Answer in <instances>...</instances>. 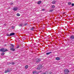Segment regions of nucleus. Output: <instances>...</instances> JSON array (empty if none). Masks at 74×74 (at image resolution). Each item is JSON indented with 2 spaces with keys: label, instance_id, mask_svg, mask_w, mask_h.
<instances>
[{
  "label": "nucleus",
  "instance_id": "f257e3e1",
  "mask_svg": "<svg viewBox=\"0 0 74 74\" xmlns=\"http://www.w3.org/2000/svg\"><path fill=\"white\" fill-rule=\"evenodd\" d=\"M42 67V65L40 64L38 66V67L36 68V69L37 70H40Z\"/></svg>",
  "mask_w": 74,
  "mask_h": 74
},
{
  "label": "nucleus",
  "instance_id": "f03ea898",
  "mask_svg": "<svg viewBox=\"0 0 74 74\" xmlns=\"http://www.w3.org/2000/svg\"><path fill=\"white\" fill-rule=\"evenodd\" d=\"M64 73L65 74H68L69 73V71L68 69H66L64 70Z\"/></svg>",
  "mask_w": 74,
  "mask_h": 74
},
{
  "label": "nucleus",
  "instance_id": "7ed1b4c3",
  "mask_svg": "<svg viewBox=\"0 0 74 74\" xmlns=\"http://www.w3.org/2000/svg\"><path fill=\"white\" fill-rule=\"evenodd\" d=\"M8 50L6 49H4V48H2L1 49H0V51L1 52H6V51H7Z\"/></svg>",
  "mask_w": 74,
  "mask_h": 74
},
{
  "label": "nucleus",
  "instance_id": "20e7f679",
  "mask_svg": "<svg viewBox=\"0 0 74 74\" xmlns=\"http://www.w3.org/2000/svg\"><path fill=\"white\" fill-rule=\"evenodd\" d=\"M36 62H39L41 61V59H36Z\"/></svg>",
  "mask_w": 74,
  "mask_h": 74
},
{
  "label": "nucleus",
  "instance_id": "39448f33",
  "mask_svg": "<svg viewBox=\"0 0 74 74\" xmlns=\"http://www.w3.org/2000/svg\"><path fill=\"white\" fill-rule=\"evenodd\" d=\"M15 35V33H12L10 34V36H13Z\"/></svg>",
  "mask_w": 74,
  "mask_h": 74
},
{
  "label": "nucleus",
  "instance_id": "423d86ee",
  "mask_svg": "<svg viewBox=\"0 0 74 74\" xmlns=\"http://www.w3.org/2000/svg\"><path fill=\"white\" fill-rule=\"evenodd\" d=\"M18 10V8H14L13 9V10H14L15 11H16Z\"/></svg>",
  "mask_w": 74,
  "mask_h": 74
},
{
  "label": "nucleus",
  "instance_id": "0eeeda50",
  "mask_svg": "<svg viewBox=\"0 0 74 74\" xmlns=\"http://www.w3.org/2000/svg\"><path fill=\"white\" fill-rule=\"evenodd\" d=\"M56 60H60V58H59V57H56Z\"/></svg>",
  "mask_w": 74,
  "mask_h": 74
},
{
  "label": "nucleus",
  "instance_id": "6e6552de",
  "mask_svg": "<svg viewBox=\"0 0 74 74\" xmlns=\"http://www.w3.org/2000/svg\"><path fill=\"white\" fill-rule=\"evenodd\" d=\"M10 50H11V51H15V49L13 48H10Z\"/></svg>",
  "mask_w": 74,
  "mask_h": 74
},
{
  "label": "nucleus",
  "instance_id": "1a4fd4ad",
  "mask_svg": "<svg viewBox=\"0 0 74 74\" xmlns=\"http://www.w3.org/2000/svg\"><path fill=\"white\" fill-rule=\"evenodd\" d=\"M70 38H71V39H74V36H71Z\"/></svg>",
  "mask_w": 74,
  "mask_h": 74
},
{
  "label": "nucleus",
  "instance_id": "9d476101",
  "mask_svg": "<svg viewBox=\"0 0 74 74\" xmlns=\"http://www.w3.org/2000/svg\"><path fill=\"white\" fill-rule=\"evenodd\" d=\"M10 70H7V71H5V73H8V72H10Z\"/></svg>",
  "mask_w": 74,
  "mask_h": 74
},
{
  "label": "nucleus",
  "instance_id": "9b49d317",
  "mask_svg": "<svg viewBox=\"0 0 74 74\" xmlns=\"http://www.w3.org/2000/svg\"><path fill=\"white\" fill-rule=\"evenodd\" d=\"M36 73H37V71H33L32 72V73H33V74H36Z\"/></svg>",
  "mask_w": 74,
  "mask_h": 74
},
{
  "label": "nucleus",
  "instance_id": "f8f14e48",
  "mask_svg": "<svg viewBox=\"0 0 74 74\" xmlns=\"http://www.w3.org/2000/svg\"><path fill=\"white\" fill-rule=\"evenodd\" d=\"M51 53H52V52H49V53H46V55H49V54Z\"/></svg>",
  "mask_w": 74,
  "mask_h": 74
},
{
  "label": "nucleus",
  "instance_id": "ddd939ff",
  "mask_svg": "<svg viewBox=\"0 0 74 74\" xmlns=\"http://www.w3.org/2000/svg\"><path fill=\"white\" fill-rule=\"evenodd\" d=\"M28 67H29V66L28 65H26L25 67V69H27V68H28Z\"/></svg>",
  "mask_w": 74,
  "mask_h": 74
},
{
  "label": "nucleus",
  "instance_id": "4468645a",
  "mask_svg": "<svg viewBox=\"0 0 74 74\" xmlns=\"http://www.w3.org/2000/svg\"><path fill=\"white\" fill-rule=\"evenodd\" d=\"M68 4L70 5H71V2H68Z\"/></svg>",
  "mask_w": 74,
  "mask_h": 74
},
{
  "label": "nucleus",
  "instance_id": "2eb2a0df",
  "mask_svg": "<svg viewBox=\"0 0 74 74\" xmlns=\"http://www.w3.org/2000/svg\"><path fill=\"white\" fill-rule=\"evenodd\" d=\"M4 54H5V53H4V52H3L1 54V55L2 56H4Z\"/></svg>",
  "mask_w": 74,
  "mask_h": 74
},
{
  "label": "nucleus",
  "instance_id": "dca6fc26",
  "mask_svg": "<svg viewBox=\"0 0 74 74\" xmlns=\"http://www.w3.org/2000/svg\"><path fill=\"white\" fill-rule=\"evenodd\" d=\"M41 1H39L38 2V4H41Z\"/></svg>",
  "mask_w": 74,
  "mask_h": 74
},
{
  "label": "nucleus",
  "instance_id": "f3484780",
  "mask_svg": "<svg viewBox=\"0 0 74 74\" xmlns=\"http://www.w3.org/2000/svg\"><path fill=\"white\" fill-rule=\"evenodd\" d=\"M10 45L12 47V48H14V45L12 44H10Z\"/></svg>",
  "mask_w": 74,
  "mask_h": 74
},
{
  "label": "nucleus",
  "instance_id": "a211bd4d",
  "mask_svg": "<svg viewBox=\"0 0 74 74\" xmlns=\"http://www.w3.org/2000/svg\"><path fill=\"white\" fill-rule=\"evenodd\" d=\"M55 3H56L55 1H53L52 2V4H55Z\"/></svg>",
  "mask_w": 74,
  "mask_h": 74
},
{
  "label": "nucleus",
  "instance_id": "6ab92c4d",
  "mask_svg": "<svg viewBox=\"0 0 74 74\" xmlns=\"http://www.w3.org/2000/svg\"><path fill=\"white\" fill-rule=\"evenodd\" d=\"M55 7V5H53L52 6L51 8H54Z\"/></svg>",
  "mask_w": 74,
  "mask_h": 74
},
{
  "label": "nucleus",
  "instance_id": "aec40b11",
  "mask_svg": "<svg viewBox=\"0 0 74 74\" xmlns=\"http://www.w3.org/2000/svg\"><path fill=\"white\" fill-rule=\"evenodd\" d=\"M16 15L18 16H20V14H19V13H17L16 14Z\"/></svg>",
  "mask_w": 74,
  "mask_h": 74
},
{
  "label": "nucleus",
  "instance_id": "412c9836",
  "mask_svg": "<svg viewBox=\"0 0 74 74\" xmlns=\"http://www.w3.org/2000/svg\"><path fill=\"white\" fill-rule=\"evenodd\" d=\"M15 64V63L14 62H12V64L13 65H14V64Z\"/></svg>",
  "mask_w": 74,
  "mask_h": 74
},
{
  "label": "nucleus",
  "instance_id": "4be33fe9",
  "mask_svg": "<svg viewBox=\"0 0 74 74\" xmlns=\"http://www.w3.org/2000/svg\"><path fill=\"white\" fill-rule=\"evenodd\" d=\"M28 25V23H26L24 25H25V26H26V25Z\"/></svg>",
  "mask_w": 74,
  "mask_h": 74
},
{
  "label": "nucleus",
  "instance_id": "5701e85b",
  "mask_svg": "<svg viewBox=\"0 0 74 74\" xmlns=\"http://www.w3.org/2000/svg\"><path fill=\"white\" fill-rule=\"evenodd\" d=\"M6 35H7V36H8L9 37V36H10V35L8 34H6Z\"/></svg>",
  "mask_w": 74,
  "mask_h": 74
},
{
  "label": "nucleus",
  "instance_id": "b1692460",
  "mask_svg": "<svg viewBox=\"0 0 74 74\" xmlns=\"http://www.w3.org/2000/svg\"><path fill=\"white\" fill-rule=\"evenodd\" d=\"M31 30H34V27H32L31 29Z\"/></svg>",
  "mask_w": 74,
  "mask_h": 74
},
{
  "label": "nucleus",
  "instance_id": "393cba45",
  "mask_svg": "<svg viewBox=\"0 0 74 74\" xmlns=\"http://www.w3.org/2000/svg\"><path fill=\"white\" fill-rule=\"evenodd\" d=\"M14 28H15V27H14V26H13L12 27V29H14Z\"/></svg>",
  "mask_w": 74,
  "mask_h": 74
},
{
  "label": "nucleus",
  "instance_id": "a878e982",
  "mask_svg": "<svg viewBox=\"0 0 74 74\" xmlns=\"http://www.w3.org/2000/svg\"><path fill=\"white\" fill-rule=\"evenodd\" d=\"M74 6V3L72 4V7H73V6Z\"/></svg>",
  "mask_w": 74,
  "mask_h": 74
},
{
  "label": "nucleus",
  "instance_id": "bb28decb",
  "mask_svg": "<svg viewBox=\"0 0 74 74\" xmlns=\"http://www.w3.org/2000/svg\"><path fill=\"white\" fill-rule=\"evenodd\" d=\"M50 12H52V11H53V10H50Z\"/></svg>",
  "mask_w": 74,
  "mask_h": 74
},
{
  "label": "nucleus",
  "instance_id": "cd10ccee",
  "mask_svg": "<svg viewBox=\"0 0 74 74\" xmlns=\"http://www.w3.org/2000/svg\"><path fill=\"white\" fill-rule=\"evenodd\" d=\"M19 26H22V25H19Z\"/></svg>",
  "mask_w": 74,
  "mask_h": 74
},
{
  "label": "nucleus",
  "instance_id": "c85d7f7f",
  "mask_svg": "<svg viewBox=\"0 0 74 74\" xmlns=\"http://www.w3.org/2000/svg\"><path fill=\"white\" fill-rule=\"evenodd\" d=\"M44 10H45V9H42V11H44Z\"/></svg>",
  "mask_w": 74,
  "mask_h": 74
},
{
  "label": "nucleus",
  "instance_id": "c756f323",
  "mask_svg": "<svg viewBox=\"0 0 74 74\" xmlns=\"http://www.w3.org/2000/svg\"><path fill=\"white\" fill-rule=\"evenodd\" d=\"M6 45H5V46H6Z\"/></svg>",
  "mask_w": 74,
  "mask_h": 74
},
{
  "label": "nucleus",
  "instance_id": "7c9ffc66",
  "mask_svg": "<svg viewBox=\"0 0 74 74\" xmlns=\"http://www.w3.org/2000/svg\"><path fill=\"white\" fill-rule=\"evenodd\" d=\"M19 46H18V48H19Z\"/></svg>",
  "mask_w": 74,
  "mask_h": 74
}]
</instances>
